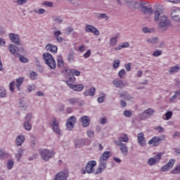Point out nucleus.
<instances>
[{
  "mask_svg": "<svg viewBox=\"0 0 180 180\" xmlns=\"http://www.w3.org/2000/svg\"><path fill=\"white\" fill-rule=\"evenodd\" d=\"M165 10L164 6L161 4L155 6V11L153 12L154 22H158V28L159 30H162V32H165V30H168V27L171 26V20H169V17L168 15L164 14Z\"/></svg>",
  "mask_w": 180,
  "mask_h": 180,
  "instance_id": "f257e3e1",
  "label": "nucleus"
},
{
  "mask_svg": "<svg viewBox=\"0 0 180 180\" xmlns=\"http://www.w3.org/2000/svg\"><path fill=\"white\" fill-rule=\"evenodd\" d=\"M42 57L45 61V64H46L47 66L51 68V70H54L56 68L57 65L56 63V60H54V58L51 53H45L42 55Z\"/></svg>",
  "mask_w": 180,
  "mask_h": 180,
  "instance_id": "f03ea898",
  "label": "nucleus"
},
{
  "mask_svg": "<svg viewBox=\"0 0 180 180\" xmlns=\"http://www.w3.org/2000/svg\"><path fill=\"white\" fill-rule=\"evenodd\" d=\"M39 153L40 154L41 158L44 161H50V160L54 157V153L47 149H40Z\"/></svg>",
  "mask_w": 180,
  "mask_h": 180,
  "instance_id": "7ed1b4c3",
  "label": "nucleus"
},
{
  "mask_svg": "<svg viewBox=\"0 0 180 180\" xmlns=\"http://www.w3.org/2000/svg\"><path fill=\"white\" fill-rule=\"evenodd\" d=\"M166 136L165 135H162L161 136H154L150 141H148L149 146L153 144L155 147L160 146L162 141H165Z\"/></svg>",
  "mask_w": 180,
  "mask_h": 180,
  "instance_id": "20e7f679",
  "label": "nucleus"
},
{
  "mask_svg": "<svg viewBox=\"0 0 180 180\" xmlns=\"http://www.w3.org/2000/svg\"><path fill=\"white\" fill-rule=\"evenodd\" d=\"M59 124L60 123L57 121V119L54 117L52 118L51 125L54 134L58 136H61V129H60Z\"/></svg>",
  "mask_w": 180,
  "mask_h": 180,
  "instance_id": "39448f33",
  "label": "nucleus"
},
{
  "mask_svg": "<svg viewBox=\"0 0 180 180\" xmlns=\"http://www.w3.org/2000/svg\"><path fill=\"white\" fill-rule=\"evenodd\" d=\"M98 161H99V166L95 172L96 175L102 174V172L105 171V169H106V166L108 165V164L106 163L108 162L107 160H104L103 159L99 158Z\"/></svg>",
  "mask_w": 180,
  "mask_h": 180,
  "instance_id": "423d86ee",
  "label": "nucleus"
},
{
  "mask_svg": "<svg viewBox=\"0 0 180 180\" xmlns=\"http://www.w3.org/2000/svg\"><path fill=\"white\" fill-rule=\"evenodd\" d=\"M162 157V153H158L154 158H150L148 160L147 164L150 165V167H153V165H155L157 162H160Z\"/></svg>",
  "mask_w": 180,
  "mask_h": 180,
  "instance_id": "0eeeda50",
  "label": "nucleus"
},
{
  "mask_svg": "<svg viewBox=\"0 0 180 180\" xmlns=\"http://www.w3.org/2000/svg\"><path fill=\"white\" fill-rule=\"evenodd\" d=\"M96 165V161L95 160H91L89 161L86 166H85V169L87 172V174H92L95 171V166Z\"/></svg>",
  "mask_w": 180,
  "mask_h": 180,
  "instance_id": "6e6552de",
  "label": "nucleus"
},
{
  "mask_svg": "<svg viewBox=\"0 0 180 180\" xmlns=\"http://www.w3.org/2000/svg\"><path fill=\"white\" fill-rule=\"evenodd\" d=\"M84 32H86V33H94L95 36H99L100 34L98 28L91 25H86Z\"/></svg>",
  "mask_w": 180,
  "mask_h": 180,
  "instance_id": "1a4fd4ad",
  "label": "nucleus"
},
{
  "mask_svg": "<svg viewBox=\"0 0 180 180\" xmlns=\"http://www.w3.org/2000/svg\"><path fill=\"white\" fill-rule=\"evenodd\" d=\"M66 84L70 89L76 91L77 92H81V91L84 90L83 84H72L70 81H66Z\"/></svg>",
  "mask_w": 180,
  "mask_h": 180,
  "instance_id": "9d476101",
  "label": "nucleus"
},
{
  "mask_svg": "<svg viewBox=\"0 0 180 180\" xmlns=\"http://www.w3.org/2000/svg\"><path fill=\"white\" fill-rule=\"evenodd\" d=\"M75 123H77V118L75 117L72 116L69 119H68L66 122L67 130L71 131V130L74 129V124H75Z\"/></svg>",
  "mask_w": 180,
  "mask_h": 180,
  "instance_id": "9b49d317",
  "label": "nucleus"
},
{
  "mask_svg": "<svg viewBox=\"0 0 180 180\" xmlns=\"http://www.w3.org/2000/svg\"><path fill=\"white\" fill-rule=\"evenodd\" d=\"M143 1H136V0H129L127 2L128 6L131 8V9H140V7L141 6V3Z\"/></svg>",
  "mask_w": 180,
  "mask_h": 180,
  "instance_id": "f8f14e48",
  "label": "nucleus"
},
{
  "mask_svg": "<svg viewBox=\"0 0 180 180\" xmlns=\"http://www.w3.org/2000/svg\"><path fill=\"white\" fill-rule=\"evenodd\" d=\"M115 145L119 147L122 155H123V157H127V155L129 154V148H127V145H126V143H120Z\"/></svg>",
  "mask_w": 180,
  "mask_h": 180,
  "instance_id": "ddd939ff",
  "label": "nucleus"
},
{
  "mask_svg": "<svg viewBox=\"0 0 180 180\" xmlns=\"http://www.w3.org/2000/svg\"><path fill=\"white\" fill-rule=\"evenodd\" d=\"M123 143H129V136L126 134H122L118 140L114 141V144H124Z\"/></svg>",
  "mask_w": 180,
  "mask_h": 180,
  "instance_id": "4468645a",
  "label": "nucleus"
},
{
  "mask_svg": "<svg viewBox=\"0 0 180 180\" xmlns=\"http://www.w3.org/2000/svg\"><path fill=\"white\" fill-rule=\"evenodd\" d=\"M139 10L141 11L143 13H153V8H151L150 6H147L146 2L142 1L141 4V7L139 8Z\"/></svg>",
  "mask_w": 180,
  "mask_h": 180,
  "instance_id": "2eb2a0df",
  "label": "nucleus"
},
{
  "mask_svg": "<svg viewBox=\"0 0 180 180\" xmlns=\"http://www.w3.org/2000/svg\"><path fill=\"white\" fill-rule=\"evenodd\" d=\"M8 37L13 43L17 44V46H20V37L17 34L10 33L8 34Z\"/></svg>",
  "mask_w": 180,
  "mask_h": 180,
  "instance_id": "dca6fc26",
  "label": "nucleus"
},
{
  "mask_svg": "<svg viewBox=\"0 0 180 180\" xmlns=\"http://www.w3.org/2000/svg\"><path fill=\"white\" fill-rule=\"evenodd\" d=\"M171 16L172 19L175 20V22L180 23V9L176 8L172 10Z\"/></svg>",
  "mask_w": 180,
  "mask_h": 180,
  "instance_id": "f3484780",
  "label": "nucleus"
},
{
  "mask_svg": "<svg viewBox=\"0 0 180 180\" xmlns=\"http://www.w3.org/2000/svg\"><path fill=\"white\" fill-rule=\"evenodd\" d=\"M154 110L153 108H148L142 114H140L139 117L141 119H146V117H150L154 115Z\"/></svg>",
  "mask_w": 180,
  "mask_h": 180,
  "instance_id": "a211bd4d",
  "label": "nucleus"
},
{
  "mask_svg": "<svg viewBox=\"0 0 180 180\" xmlns=\"http://www.w3.org/2000/svg\"><path fill=\"white\" fill-rule=\"evenodd\" d=\"M137 140L138 144H139L141 147H144L146 146V137L144 136V134L143 132L137 134Z\"/></svg>",
  "mask_w": 180,
  "mask_h": 180,
  "instance_id": "6ab92c4d",
  "label": "nucleus"
},
{
  "mask_svg": "<svg viewBox=\"0 0 180 180\" xmlns=\"http://www.w3.org/2000/svg\"><path fill=\"white\" fill-rule=\"evenodd\" d=\"M80 122L83 127H88L91 124V118L89 116L84 115L80 118Z\"/></svg>",
  "mask_w": 180,
  "mask_h": 180,
  "instance_id": "aec40b11",
  "label": "nucleus"
},
{
  "mask_svg": "<svg viewBox=\"0 0 180 180\" xmlns=\"http://www.w3.org/2000/svg\"><path fill=\"white\" fill-rule=\"evenodd\" d=\"M112 84L115 88H120V89L124 88L126 86V84L123 82V80H121L120 79H115L112 81Z\"/></svg>",
  "mask_w": 180,
  "mask_h": 180,
  "instance_id": "412c9836",
  "label": "nucleus"
},
{
  "mask_svg": "<svg viewBox=\"0 0 180 180\" xmlns=\"http://www.w3.org/2000/svg\"><path fill=\"white\" fill-rule=\"evenodd\" d=\"M67 178H68V172H60L56 175L55 180H67Z\"/></svg>",
  "mask_w": 180,
  "mask_h": 180,
  "instance_id": "4be33fe9",
  "label": "nucleus"
},
{
  "mask_svg": "<svg viewBox=\"0 0 180 180\" xmlns=\"http://www.w3.org/2000/svg\"><path fill=\"white\" fill-rule=\"evenodd\" d=\"M180 70V65H175L174 66H172L168 69V73L169 75H173V74H176L177 72H179Z\"/></svg>",
  "mask_w": 180,
  "mask_h": 180,
  "instance_id": "5701e85b",
  "label": "nucleus"
},
{
  "mask_svg": "<svg viewBox=\"0 0 180 180\" xmlns=\"http://www.w3.org/2000/svg\"><path fill=\"white\" fill-rule=\"evenodd\" d=\"M45 50L46 51H50V53H57V50H58V49L57 48V46H56V45H53L51 44H48L45 46Z\"/></svg>",
  "mask_w": 180,
  "mask_h": 180,
  "instance_id": "b1692460",
  "label": "nucleus"
},
{
  "mask_svg": "<svg viewBox=\"0 0 180 180\" xmlns=\"http://www.w3.org/2000/svg\"><path fill=\"white\" fill-rule=\"evenodd\" d=\"M96 92V89L95 87H91L89 90H86L83 95L84 96H95V94Z\"/></svg>",
  "mask_w": 180,
  "mask_h": 180,
  "instance_id": "393cba45",
  "label": "nucleus"
},
{
  "mask_svg": "<svg viewBox=\"0 0 180 180\" xmlns=\"http://www.w3.org/2000/svg\"><path fill=\"white\" fill-rule=\"evenodd\" d=\"M80 74L81 72L76 70H72L71 75L69 77L70 82H74V81H75V77H74V75H76V77H79Z\"/></svg>",
  "mask_w": 180,
  "mask_h": 180,
  "instance_id": "a878e982",
  "label": "nucleus"
},
{
  "mask_svg": "<svg viewBox=\"0 0 180 180\" xmlns=\"http://www.w3.org/2000/svg\"><path fill=\"white\" fill-rule=\"evenodd\" d=\"M61 31L58 30V31H53V36L56 39V41L58 43H62L63 40H64V39H63V37H60L61 36Z\"/></svg>",
  "mask_w": 180,
  "mask_h": 180,
  "instance_id": "bb28decb",
  "label": "nucleus"
},
{
  "mask_svg": "<svg viewBox=\"0 0 180 180\" xmlns=\"http://www.w3.org/2000/svg\"><path fill=\"white\" fill-rule=\"evenodd\" d=\"M120 98H123L125 101H133L134 98L127 93V91H122L120 93Z\"/></svg>",
  "mask_w": 180,
  "mask_h": 180,
  "instance_id": "cd10ccee",
  "label": "nucleus"
},
{
  "mask_svg": "<svg viewBox=\"0 0 180 180\" xmlns=\"http://www.w3.org/2000/svg\"><path fill=\"white\" fill-rule=\"evenodd\" d=\"M75 146L76 148H81L85 146V140L84 139H77L75 141Z\"/></svg>",
  "mask_w": 180,
  "mask_h": 180,
  "instance_id": "c85d7f7f",
  "label": "nucleus"
},
{
  "mask_svg": "<svg viewBox=\"0 0 180 180\" xmlns=\"http://www.w3.org/2000/svg\"><path fill=\"white\" fill-rule=\"evenodd\" d=\"M71 72L72 70L68 69V68H64V69L62 70V74L68 79L66 81H69L70 82V77H71Z\"/></svg>",
  "mask_w": 180,
  "mask_h": 180,
  "instance_id": "c756f323",
  "label": "nucleus"
},
{
  "mask_svg": "<svg viewBox=\"0 0 180 180\" xmlns=\"http://www.w3.org/2000/svg\"><path fill=\"white\" fill-rule=\"evenodd\" d=\"M23 141H25V136L19 135L17 136L15 140L17 146H22V144H23Z\"/></svg>",
  "mask_w": 180,
  "mask_h": 180,
  "instance_id": "7c9ffc66",
  "label": "nucleus"
},
{
  "mask_svg": "<svg viewBox=\"0 0 180 180\" xmlns=\"http://www.w3.org/2000/svg\"><path fill=\"white\" fill-rule=\"evenodd\" d=\"M25 153V149L20 148L18 150V153L15 154V158L17 161H20V159L22 158V155H23V153Z\"/></svg>",
  "mask_w": 180,
  "mask_h": 180,
  "instance_id": "2f4dec72",
  "label": "nucleus"
},
{
  "mask_svg": "<svg viewBox=\"0 0 180 180\" xmlns=\"http://www.w3.org/2000/svg\"><path fill=\"white\" fill-rule=\"evenodd\" d=\"M8 47H9V51L10 53H11V54L15 55L16 54L17 51H19V49H18L16 46L14 44H10Z\"/></svg>",
  "mask_w": 180,
  "mask_h": 180,
  "instance_id": "473e14b6",
  "label": "nucleus"
},
{
  "mask_svg": "<svg viewBox=\"0 0 180 180\" xmlns=\"http://www.w3.org/2000/svg\"><path fill=\"white\" fill-rule=\"evenodd\" d=\"M110 158V151H105L102 156L100 157V159L104 160L105 161H108Z\"/></svg>",
  "mask_w": 180,
  "mask_h": 180,
  "instance_id": "72a5a7b5",
  "label": "nucleus"
},
{
  "mask_svg": "<svg viewBox=\"0 0 180 180\" xmlns=\"http://www.w3.org/2000/svg\"><path fill=\"white\" fill-rule=\"evenodd\" d=\"M23 79H25L24 77L16 79V88L18 89V91H20V86L23 84Z\"/></svg>",
  "mask_w": 180,
  "mask_h": 180,
  "instance_id": "f704fd0d",
  "label": "nucleus"
},
{
  "mask_svg": "<svg viewBox=\"0 0 180 180\" xmlns=\"http://www.w3.org/2000/svg\"><path fill=\"white\" fill-rule=\"evenodd\" d=\"M75 60V53L74 51L69 52L68 55V61L72 63Z\"/></svg>",
  "mask_w": 180,
  "mask_h": 180,
  "instance_id": "c9c22d12",
  "label": "nucleus"
},
{
  "mask_svg": "<svg viewBox=\"0 0 180 180\" xmlns=\"http://www.w3.org/2000/svg\"><path fill=\"white\" fill-rule=\"evenodd\" d=\"M170 174H173V175H178L180 174V165H177L175 167L171 170Z\"/></svg>",
  "mask_w": 180,
  "mask_h": 180,
  "instance_id": "e433bc0d",
  "label": "nucleus"
},
{
  "mask_svg": "<svg viewBox=\"0 0 180 180\" xmlns=\"http://www.w3.org/2000/svg\"><path fill=\"white\" fill-rule=\"evenodd\" d=\"M57 61L58 67H59V68H63V67H64V60H63V56L61 55L57 57Z\"/></svg>",
  "mask_w": 180,
  "mask_h": 180,
  "instance_id": "4c0bfd02",
  "label": "nucleus"
},
{
  "mask_svg": "<svg viewBox=\"0 0 180 180\" xmlns=\"http://www.w3.org/2000/svg\"><path fill=\"white\" fill-rule=\"evenodd\" d=\"M6 158H9V154L0 149V160H6Z\"/></svg>",
  "mask_w": 180,
  "mask_h": 180,
  "instance_id": "58836bf2",
  "label": "nucleus"
},
{
  "mask_svg": "<svg viewBox=\"0 0 180 180\" xmlns=\"http://www.w3.org/2000/svg\"><path fill=\"white\" fill-rule=\"evenodd\" d=\"M19 108H20L22 110H26V109L29 108V105L26 101H20L19 102Z\"/></svg>",
  "mask_w": 180,
  "mask_h": 180,
  "instance_id": "ea45409f",
  "label": "nucleus"
},
{
  "mask_svg": "<svg viewBox=\"0 0 180 180\" xmlns=\"http://www.w3.org/2000/svg\"><path fill=\"white\" fill-rule=\"evenodd\" d=\"M109 43H110V46H111V47H115V46H116V44H117V37H111L110 39Z\"/></svg>",
  "mask_w": 180,
  "mask_h": 180,
  "instance_id": "a19ab883",
  "label": "nucleus"
},
{
  "mask_svg": "<svg viewBox=\"0 0 180 180\" xmlns=\"http://www.w3.org/2000/svg\"><path fill=\"white\" fill-rule=\"evenodd\" d=\"M146 41L148 44H155L158 43V39L156 37H154L146 39Z\"/></svg>",
  "mask_w": 180,
  "mask_h": 180,
  "instance_id": "79ce46f5",
  "label": "nucleus"
},
{
  "mask_svg": "<svg viewBox=\"0 0 180 180\" xmlns=\"http://www.w3.org/2000/svg\"><path fill=\"white\" fill-rule=\"evenodd\" d=\"M96 18L97 19H105V20H108V19H109V17L105 13H97L96 14Z\"/></svg>",
  "mask_w": 180,
  "mask_h": 180,
  "instance_id": "37998d69",
  "label": "nucleus"
},
{
  "mask_svg": "<svg viewBox=\"0 0 180 180\" xmlns=\"http://www.w3.org/2000/svg\"><path fill=\"white\" fill-rule=\"evenodd\" d=\"M22 126L27 131H30V130H32V124H30V122H24Z\"/></svg>",
  "mask_w": 180,
  "mask_h": 180,
  "instance_id": "c03bdc74",
  "label": "nucleus"
},
{
  "mask_svg": "<svg viewBox=\"0 0 180 180\" xmlns=\"http://www.w3.org/2000/svg\"><path fill=\"white\" fill-rule=\"evenodd\" d=\"M179 94H180V90L175 91L174 95L169 98V102H174L176 99V98L179 96Z\"/></svg>",
  "mask_w": 180,
  "mask_h": 180,
  "instance_id": "a18cd8bd",
  "label": "nucleus"
},
{
  "mask_svg": "<svg viewBox=\"0 0 180 180\" xmlns=\"http://www.w3.org/2000/svg\"><path fill=\"white\" fill-rule=\"evenodd\" d=\"M143 33H154L155 30L154 28H148L147 27H144L142 28Z\"/></svg>",
  "mask_w": 180,
  "mask_h": 180,
  "instance_id": "49530a36",
  "label": "nucleus"
},
{
  "mask_svg": "<svg viewBox=\"0 0 180 180\" xmlns=\"http://www.w3.org/2000/svg\"><path fill=\"white\" fill-rule=\"evenodd\" d=\"M119 67H120V60H115L112 63V68H114V70H117Z\"/></svg>",
  "mask_w": 180,
  "mask_h": 180,
  "instance_id": "de8ad7c7",
  "label": "nucleus"
},
{
  "mask_svg": "<svg viewBox=\"0 0 180 180\" xmlns=\"http://www.w3.org/2000/svg\"><path fill=\"white\" fill-rule=\"evenodd\" d=\"M78 101H79V99L77 98H72L68 99V102L70 105H75V103H78Z\"/></svg>",
  "mask_w": 180,
  "mask_h": 180,
  "instance_id": "09e8293b",
  "label": "nucleus"
},
{
  "mask_svg": "<svg viewBox=\"0 0 180 180\" xmlns=\"http://www.w3.org/2000/svg\"><path fill=\"white\" fill-rule=\"evenodd\" d=\"M6 96V89L0 86V98H5Z\"/></svg>",
  "mask_w": 180,
  "mask_h": 180,
  "instance_id": "8fccbe9b",
  "label": "nucleus"
},
{
  "mask_svg": "<svg viewBox=\"0 0 180 180\" xmlns=\"http://www.w3.org/2000/svg\"><path fill=\"white\" fill-rule=\"evenodd\" d=\"M100 95L101 96L98 98V102H99V103H103L105 98H106V94L104 93H101Z\"/></svg>",
  "mask_w": 180,
  "mask_h": 180,
  "instance_id": "3c124183",
  "label": "nucleus"
},
{
  "mask_svg": "<svg viewBox=\"0 0 180 180\" xmlns=\"http://www.w3.org/2000/svg\"><path fill=\"white\" fill-rule=\"evenodd\" d=\"M30 79L32 80L37 79V77H39V75L37 72L32 71L30 73Z\"/></svg>",
  "mask_w": 180,
  "mask_h": 180,
  "instance_id": "603ef678",
  "label": "nucleus"
},
{
  "mask_svg": "<svg viewBox=\"0 0 180 180\" xmlns=\"http://www.w3.org/2000/svg\"><path fill=\"white\" fill-rule=\"evenodd\" d=\"M34 13H39V15H44V13H46V10H44V8H35L34 9Z\"/></svg>",
  "mask_w": 180,
  "mask_h": 180,
  "instance_id": "864d4df0",
  "label": "nucleus"
},
{
  "mask_svg": "<svg viewBox=\"0 0 180 180\" xmlns=\"http://www.w3.org/2000/svg\"><path fill=\"white\" fill-rule=\"evenodd\" d=\"M174 165H175L174 159H170L169 162L166 164V165L170 169L172 168V167H174Z\"/></svg>",
  "mask_w": 180,
  "mask_h": 180,
  "instance_id": "5fc2aeb1",
  "label": "nucleus"
},
{
  "mask_svg": "<svg viewBox=\"0 0 180 180\" xmlns=\"http://www.w3.org/2000/svg\"><path fill=\"white\" fill-rule=\"evenodd\" d=\"M32 117H33V114L28 113L25 117V122L30 123V121L32 120Z\"/></svg>",
  "mask_w": 180,
  "mask_h": 180,
  "instance_id": "6e6d98bb",
  "label": "nucleus"
},
{
  "mask_svg": "<svg viewBox=\"0 0 180 180\" xmlns=\"http://www.w3.org/2000/svg\"><path fill=\"white\" fill-rule=\"evenodd\" d=\"M124 75H126V70H124V69H122L121 70L119 71L118 72V77L121 79H123V77H124Z\"/></svg>",
  "mask_w": 180,
  "mask_h": 180,
  "instance_id": "4d7b16f0",
  "label": "nucleus"
},
{
  "mask_svg": "<svg viewBox=\"0 0 180 180\" xmlns=\"http://www.w3.org/2000/svg\"><path fill=\"white\" fill-rule=\"evenodd\" d=\"M87 136L88 137H90V139H92L95 137V131L92 129H89L87 131Z\"/></svg>",
  "mask_w": 180,
  "mask_h": 180,
  "instance_id": "13d9d810",
  "label": "nucleus"
},
{
  "mask_svg": "<svg viewBox=\"0 0 180 180\" xmlns=\"http://www.w3.org/2000/svg\"><path fill=\"white\" fill-rule=\"evenodd\" d=\"M123 115L124 116H125V117H131V115H133V113L131 112V111L126 110L124 111Z\"/></svg>",
  "mask_w": 180,
  "mask_h": 180,
  "instance_id": "bf43d9fd",
  "label": "nucleus"
},
{
  "mask_svg": "<svg viewBox=\"0 0 180 180\" xmlns=\"http://www.w3.org/2000/svg\"><path fill=\"white\" fill-rule=\"evenodd\" d=\"M14 164H15V162H13V160H8L7 162L8 169H12V168H13Z\"/></svg>",
  "mask_w": 180,
  "mask_h": 180,
  "instance_id": "052dcab7",
  "label": "nucleus"
},
{
  "mask_svg": "<svg viewBox=\"0 0 180 180\" xmlns=\"http://www.w3.org/2000/svg\"><path fill=\"white\" fill-rule=\"evenodd\" d=\"M162 54V51L161 50H156L153 52V57H160Z\"/></svg>",
  "mask_w": 180,
  "mask_h": 180,
  "instance_id": "680f3d73",
  "label": "nucleus"
},
{
  "mask_svg": "<svg viewBox=\"0 0 180 180\" xmlns=\"http://www.w3.org/2000/svg\"><path fill=\"white\" fill-rule=\"evenodd\" d=\"M27 89L28 92H32V91H34V89H36V85L34 84L28 85L27 86Z\"/></svg>",
  "mask_w": 180,
  "mask_h": 180,
  "instance_id": "e2e57ef3",
  "label": "nucleus"
},
{
  "mask_svg": "<svg viewBox=\"0 0 180 180\" xmlns=\"http://www.w3.org/2000/svg\"><path fill=\"white\" fill-rule=\"evenodd\" d=\"M124 68L126 71H127L128 72L131 71V63H128L127 64H124Z\"/></svg>",
  "mask_w": 180,
  "mask_h": 180,
  "instance_id": "0e129e2a",
  "label": "nucleus"
},
{
  "mask_svg": "<svg viewBox=\"0 0 180 180\" xmlns=\"http://www.w3.org/2000/svg\"><path fill=\"white\" fill-rule=\"evenodd\" d=\"M165 120H169V119H171V117H172V111H167L165 113Z\"/></svg>",
  "mask_w": 180,
  "mask_h": 180,
  "instance_id": "69168bd1",
  "label": "nucleus"
},
{
  "mask_svg": "<svg viewBox=\"0 0 180 180\" xmlns=\"http://www.w3.org/2000/svg\"><path fill=\"white\" fill-rule=\"evenodd\" d=\"M155 130H156L158 133H164V131H165V129H164V128L161 126L155 127Z\"/></svg>",
  "mask_w": 180,
  "mask_h": 180,
  "instance_id": "338daca9",
  "label": "nucleus"
},
{
  "mask_svg": "<svg viewBox=\"0 0 180 180\" xmlns=\"http://www.w3.org/2000/svg\"><path fill=\"white\" fill-rule=\"evenodd\" d=\"M27 1L29 0H17L16 4L18 5L22 6L25 5V4H27Z\"/></svg>",
  "mask_w": 180,
  "mask_h": 180,
  "instance_id": "774afa93",
  "label": "nucleus"
}]
</instances>
